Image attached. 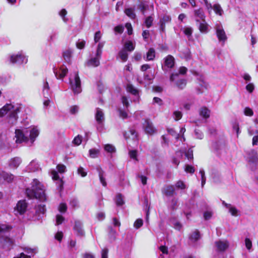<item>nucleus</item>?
<instances>
[{
    "label": "nucleus",
    "instance_id": "obj_13",
    "mask_svg": "<svg viewBox=\"0 0 258 258\" xmlns=\"http://www.w3.org/2000/svg\"><path fill=\"white\" fill-rule=\"evenodd\" d=\"M216 35L219 41L224 42L227 39L225 32L223 29L217 28Z\"/></svg>",
    "mask_w": 258,
    "mask_h": 258
},
{
    "label": "nucleus",
    "instance_id": "obj_39",
    "mask_svg": "<svg viewBox=\"0 0 258 258\" xmlns=\"http://www.w3.org/2000/svg\"><path fill=\"white\" fill-rule=\"evenodd\" d=\"M153 22V18L152 16H150L147 17L145 19L144 23H145L146 26L148 28H149L152 26Z\"/></svg>",
    "mask_w": 258,
    "mask_h": 258
},
{
    "label": "nucleus",
    "instance_id": "obj_1",
    "mask_svg": "<svg viewBox=\"0 0 258 258\" xmlns=\"http://www.w3.org/2000/svg\"><path fill=\"white\" fill-rule=\"evenodd\" d=\"M25 194L29 200L38 199L41 202L47 200L44 186L37 179L33 180L31 187L26 188Z\"/></svg>",
    "mask_w": 258,
    "mask_h": 258
},
{
    "label": "nucleus",
    "instance_id": "obj_9",
    "mask_svg": "<svg viewBox=\"0 0 258 258\" xmlns=\"http://www.w3.org/2000/svg\"><path fill=\"white\" fill-rule=\"evenodd\" d=\"M248 156V162L252 163H257L258 162V156L256 151L252 149L247 152Z\"/></svg>",
    "mask_w": 258,
    "mask_h": 258
},
{
    "label": "nucleus",
    "instance_id": "obj_60",
    "mask_svg": "<svg viewBox=\"0 0 258 258\" xmlns=\"http://www.w3.org/2000/svg\"><path fill=\"white\" fill-rule=\"evenodd\" d=\"M245 246L247 249L250 250L252 247V242L248 238H246L245 239Z\"/></svg>",
    "mask_w": 258,
    "mask_h": 258
},
{
    "label": "nucleus",
    "instance_id": "obj_43",
    "mask_svg": "<svg viewBox=\"0 0 258 258\" xmlns=\"http://www.w3.org/2000/svg\"><path fill=\"white\" fill-rule=\"evenodd\" d=\"M168 133L171 136L174 137L176 139H179V135L173 128H168L167 129Z\"/></svg>",
    "mask_w": 258,
    "mask_h": 258
},
{
    "label": "nucleus",
    "instance_id": "obj_56",
    "mask_svg": "<svg viewBox=\"0 0 258 258\" xmlns=\"http://www.w3.org/2000/svg\"><path fill=\"white\" fill-rule=\"evenodd\" d=\"M58 210L60 213H65L67 210V206L65 203H61L59 205Z\"/></svg>",
    "mask_w": 258,
    "mask_h": 258
},
{
    "label": "nucleus",
    "instance_id": "obj_6",
    "mask_svg": "<svg viewBox=\"0 0 258 258\" xmlns=\"http://www.w3.org/2000/svg\"><path fill=\"white\" fill-rule=\"evenodd\" d=\"M72 88L74 93L78 94L81 91V80L78 74H76L75 76V83L73 84L71 82Z\"/></svg>",
    "mask_w": 258,
    "mask_h": 258
},
{
    "label": "nucleus",
    "instance_id": "obj_2",
    "mask_svg": "<svg viewBox=\"0 0 258 258\" xmlns=\"http://www.w3.org/2000/svg\"><path fill=\"white\" fill-rule=\"evenodd\" d=\"M14 244V240L8 236H0V248L10 250Z\"/></svg>",
    "mask_w": 258,
    "mask_h": 258
},
{
    "label": "nucleus",
    "instance_id": "obj_18",
    "mask_svg": "<svg viewBox=\"0 0 258 258\" xmlns=\"http://www.w3.org/2000/svg\"><path fill=\"white\" fill-rule=\"evenodd\" d=\"M3 177L4 180L7 182H12L14 179V175L11 173L2 171L1 173V177Z\"/></svg>",
    "mask_w": 258,
    "mask_h": 258
},
{
    "label": "nucleus",
    "instance_id": "obj_45",
    "mask_svg": "<svg viewBox=\"0 0 258 258\" xmlns=\"http://www.w3.org/2000/svg\"><path fill=\"white\" fill-rule=\"evenodd\" d=\"M175 186L176 188L181 189H184L186 188V185L185 183L183 182V181L180 180L176 182Z\"/></svg>",
    "mask_w": 258,
    "mask_h": 258
},
{
    "label": "nucleus",
    "instance_id": "obj_10",
    "mask_svg": "<svg viewBox=\"0 0 258 258\" xmlns=\"http://www.w3.org/2000/svg\"><path fill=\"white\" fill-rule=\"evenodd\" d=\"M73 229L76 232L78 236H82L85 235L84 231L82 228V224L79 220L75 221Z\"/></svg>",
    "mask_w": 258,
    "mask_h": 258
},
{
    "label": "nucleus",
    "instance_id": "obj_17",
    "mask_svg": "<svg viewBox=\"0 0 258 258\" xmlns=\"http://www.w3.org/2000/svg\"><path fill=\"white\" fill-rule=\"evenodd\" d=\"M14 109V106L11 104H7L0 109V117H3L11 110Z\"/></svg>",
    "mask_w": 258,
    "mask_h": 258
},
{
    "label": "nucleus",
    "instance_id": "obj_40",
    "mask_svg": "<svg viewBox=\"0 0 258 258\" xmlns=\"http://www.w3.org/2000/svg\"><path fill=\"white\" fill-rule=\"evenodd\" d=\"M213 10L216 14L219 15L220 16H221L222 15L223 10L219 4L214 5Z\"/></svg>",
    "mask_w": 258,
    "mask_h": 258
},
{
    "label": "nucleus",
    "instance_id": "obj_44",
    "mask_svg": "<svg viewBox=\"0 0 258 258\" xmlns=\"http://www.w3.org/2000/svg\"><path fill=\"white\" fill-rule=\"evenodd\" d=\"M82 142V137L80 135H78L77 137H76L73 141V143L77 146L80 145Z\"/></svg>",
    "mask_w": 258,
    "mask_h": 258
},
{
    "label": "nucleus",
    "instance_id": "obj_4",
    "mask_svg": "<svg viewBox=\"0 0 258 258\" xmlns=\"http://www.w3.org/2000/svg\"><path fill=\"white\" fill-rule=\"evenodd\" d=\"M28 207V203L25 200H20L18 202L15 210L20 215H23L27 210Z\"/></svg>",
    "mask_w": 258,
    "mask_h": 258
},
{
    "label": "nucleus",
    "instance_id": "obj_59",
    "mask_svg": "<svg viewBox=\"0 0 258 258\" xmlns=\"http://www.w3.org/2000/svg\"><path fill=\"white\" fill-rule=\"evenodd\" d=\"M85 44L86 41L85 40H82L81 41L76 43V46L78 49H82L85 47Z\"/></svg>",
    "mask_w": 258,
    "mask_h": 258
},
{
    "label": "nucleus",
    "instance_id": "obj_58",
    "mask_svg": "<svg viewBox=\"0 0 258 258\" xmlns=\"http://www.w3.org/2000/svg\"><path fill=\"white\" fill-rule=\"evenodd\" d=\"M78 173L80 174L82 177H85L87 175V172H86L82 167H79L78 169Z\"/></svg>",
    "mask_w": 258,
    "mask_h": 258
},
{
    "label": "nucleus",
    "instance_id": "obj_5",
    "mask_svg": "<svg viewBox=\"0 0 258 258\" xmlns=\"http://www.w3.org/2000/svg\"><path fill=\"white\" fill-rule=\"evenodd\" d=\"M16 138V143L21 144L23 142H27L28 138L25 136L22 131L20 129H16L15 132Z\"/></svg>",
    "mask_w": 258,
    "mask_h": 258
},
{
    "label": "nucleus",
    "instance_id": "obj_21",
    "mask_svg": "<svg viewBox=\"0 0 258 258\" xmlns=\"http://www.w3.org/2000/svg\"><path fill=\"white\" fill-rule=\"evenodd\" d=\"M164 194L167 197H172L175 194V189L173 185H167L164 188Z\"/></svg>",
    "mask_w": 258,
    "mask_h": 258
},
{
    "label": "nucleus",
    "instance_id": "obj_31",
    "mask_svg": "<svg viewBox=\"0 0 258 258\" xmlns=\"http://www.w3.org/2000/svg\"><path fill=\"white\" fill-rule=\"evenodd\" d=\"M186 84L187 81L184 79H180L176 82V86L180 90L184 89L185 88Z\"/></svg>",
    "mask_w": 258,
    "mask_h": 258
},
{
    "label": "nucleus",
    "instance_id": "obj_42",
    "mask_svg": "<svg viewBox=\"0 0 258 258\" xmlns=\"http://www.w3.org/2000/svg\"><path fill=\"white\" fill-rule=\"evenodd\" d=\"M104 150L108 153H113L115 152V147L111 144H106L104 146Z\"/></svg>",
    "mask_w": 258,
    "mask_h": 258
},
{
    "label": "nucleus",
    "instance_id": "obj_51",
    "mask_svg": "<svg viewBox=\"0 0 258 258\" xmlns=\"http://www.w3.org/2000/svg\"><path fill=\"white\" fill-rule=\"evenodd\" d=\"M173 115L174 116V119L176 121L180 120L182 116L181 112L179 111H175L173 112Z\"/></svg>",
    "mask_w": 258,
    "mask_h": 258
},
{
    "label": "nucleus",
    "instance_id": "obj_30",
    "mask_svg": "<svg viewBox=\"0 0 258 258\" xmlns=\"http://www.w3.org/2000/svg\"><path fill=\"white\" fill-rule=\"evenodd\" d=\"M39 135V131L38 130L34 127L31 130L30 133V139L31 141L32 142H34L35 139Z\"/></svg>",
    "mask_w": 258,
    "mask_h": 258
},
{
    "label": "nucleus",
    "instance_id": "obj_33",
    "mask_svg": "<svg viewBox=\"0 0 258 258\" xmlns=\"http://www.w3.org/2000/svg\"><path fill=\"white\" fill-rule=\"evenodd\" d=\"M126 91L134 95H136L139 93L138 90L136 88H135L133 85L131 84H128L127 85Z\"/></svg>",
    "mask_w": 258,
    "mask_h": 258
},
{
    "label": "nucleus",
    "instance_id": "obj_7",
    "mask_svg": "<svg viewBox=\"0 0 258 258\" xmlns=\"http://www.w3.org/2000/svg\"><path fill=\"white\" fill-rule=\"evenodd\" d=\"M123 136L126 141L130 139L136 140L138 139V135L136 131L134 128H130L128 131H124Z\"/></svg>",
    "mask_w": 258,
    "mask_h": 258
},
{
    "label": "nucleus",
    "instance_id": "obj_8",
    "mask_svg": "<svg viewBox=\"0 0 258 258\" xmlns=\"http://www.w3.org/2000/svg\"><path fill=\"white\" fill-rule=\"evenodd\" d=\"M164 66L169 69H172L175 66L174 57L168 54L164 58Z\"/></svg>",
    "mask_w": 258,
    "mask_h": 258
},
{
    "label": "nucleus",
    "instance_id": "obj_54",
    "mask_svg": "<svg viewBox=\"0 0 258 258\" xmlns=\"http://www.w3.org/2000/svg\"><path fill=\"white\" fill-rule=\"evenodd\" d=\"M244 113L245 115L248 116H251L253 114L252 110L248 107H246L244 108Z\"/></svg>",
    "mask_w": 258,
    "mask_h": 258
},
{
    "label": "nucleus",
    "instance_id": "obj_19",
    "mask_svg": "<svg viewBox=\"0 0 258 258\" xmlns=\"http://www.w3.org/2000/svg\"><path fill=\"white\" fill-rule=\"evenodd\" d=\"M95 119L98 124H101L104 120V113L99 108L96 109Z\"/></svg>",
    "mask_w": 258,
    "mask_h": 258
},
{
    "label": "nucleus",
    "instance_id": "obj_34",
    "mask_svg": "<svg viewBox=\"0 0 258 258\" xmlns=\"http://www.w3.org/2000/svg\"><path fill=\"white\" fill-rule=\"evenodd\" d=\"M72 53V52L70 49H68L63 51L62 56L66 62H70L71 61Z\"/></svg>",
    "mask_w": 258,
    "mask_h": 258
},
{
    "label": "nucleus",
    "instance_id": "obj_41",
    "mask_svg": "<svg viewBox=\"0 0 258 258\" xmlns=\"http://www.w3.org/2000/svg\"><path fill=\"white\" fill-rule=\"evenodd\" d=\"M12 227L7 224H0V232L9 231L12 229Z\"/></svg>",
    "mask_w": 258,
    "mask_h": 258
},
{
    "label": "nucleus",
    "instance_id": "obj_64",
    "mask_svg": "<svg viewBox=\"0 0 258 258\" xmlns=\"http://www.w3.org/2000/svg\"><path fill=\"white\" fill-rule=\"evenodd\" d=\"M254 89V85L252 83H249L246 86V90L249 93H252Z\"/></svg>",
    "mask_w": 258,
    "mask_h": 258
},
{
    "label": "nucleus",
    "instance_id": "obj_36",
    "mask_svg": "<svg viewBox=\"0 0 258 258\" xmlns=\"http://www.w3.org/2000/svg\"><path fill=\"white\" fill-rule=\"evenodd\" d=\"M115 203L117 206H121L124 204L122 195L119 193L116 196Z\"/></svg>",
    "mask_w": 258,
    "mask_h": 258
},
{
    "label": "nucleus",
    "instance_id": "obj_62",
    "mask_svg": "<svg viewBox=\"0 0 258 258\" xmlns=\"http://www.w3.org/2000/svg\"><path fill=\"white\" fill-rule=\"evenodd\" d=\"M101 39V32L100 31H97L94 35V40L95 43L98 42Z\"/></svg>",
    "mask_w": 258,
    "mask_h": 258
},
{
    "label": "nucleus",
    "instance_id": "obj_63",
    "mask_svg": "<svg viewBox=\"0 0 258 258\" xmlns=\"http://www.w3.org/2000/svg\"><path fill=\"white\" fill-rule=\"evenodd\" d=\"M192 29L190 27L185 28L184 30V34L188 37L191 36L192 35Z\"/></svg>",
    "mask_w": 258,
    "mask_h": 258
},
{
    "label": "nucleus",
    "instance_id": "obj_47",
    "mask_svg": "<svg viewBox=\"0 0 258 258\" xmlns=\"http://www.w3.org/2000/svg\"><path fill=\"white\" fill-rule=\"evenodd\" d=\"M57 171L60 173H63L66 171V167L64 165L59 164L56 166Z\"/></svg>",
    "mask_w": 258,
    "mask_h": 258
},
{
    "label": "nucleus",
    "instance_id": "obj_46",
    "mask_svg": "<svg viewBox=\"0 0 258 258\" xmlns=\"http://www.w3.org/2000/svg\"><path fill=\"white\" fill-rule=\"evenodd\" d=\"M64 221V218L60 215H57L56 216V224L57 225H60L62 223V222Z\"/></svg>",
    "mask_w": 258,
    "mask_h": 258
},
{
    "label": "nucleus",
    "instance_id": "obj_20",
    "mask_svg": "<svg viewBox=\"0 0 258 258\" xmlns=\"http://www.w3.org/2000/svg\"><path fill=\"white\" fill-rule=\"evenodd\" d=\"M96 170L98 172L100 182L102 185L104 187L107 186V182L105 180V178L104 177V172L100 167H97Z\"/></svg>",
    "mask_w": 258,
    "mask_h": 258
},
{
    "label": "nucleus",
    "instance_id": "obj_14",
    "mask_svg": "<svg viewBox=\"0 0 258 258\" xmlns=\"http://www.w3.org/2000/svg\"><path fill=\"white\" fill-rule=\"evenodd\" d=\"M215 244L217 247L218 250L221 252L224 251L229 246L227 241H222L219 240L215 242Z\"/></svg>",
    "mask_w": 258,
    "mask_h": 258
},
{
    "label": "nucleus",
    "instance_id": "obj_23",
    "mask_svg": "<svg viewBox=\"0 0 258 258\" xmlns=\"http://www.w3.org/2000/svg\"><path fill=\"white\" fill-rule=\"evenodd\" d=\"M156 56L155 50L153 48H150L146 53V60H153Z\"/></svg>",
    "mask_w": 258,
    "mask_h": 258
},
{
    "label": "nucleus",
    "instance_id": "obj_61",
    "mask_svg": "<svg viewBox=\"0 0 258 258\" xmlns=\"http://www.w3.org/2000/svg\"><path fill=\"white\" fill-rule=\"evenodd\" d=\"M212 213L210 211H206L204 213V218L205 220H208L211 218Z\"/></svg>",
    "mask_w": 258,
    "mask_h": 258
},
{
    "label": "nucleus",
    "instance_id": "obj_55",
    "mask_svg": "<svg viewBox=\"0 0 258 258\" xmlns=\"http://www.w3.org/2000/svg\"><path fill=\"white\" fill-rule=\"evenodd\" d=\"M129 155L131 158L138 160L137 151L136 150H131L129 152Z\"/></svg>",
    "mask_w": 258,
    "mask_h": 258
},
{
    "label": "nucleus",
    "instance_id": "obj_16",
    "mask_svg": "<svg viewBox=\"0 0 258 258\" xmlns=\"http://www.w3.org/2000/svg\"><path fill=\"white\" fill-rule=\"evenodd\" d=\"M137 8L141 11L143 15H145L146 11L148 8L147 3L143 0H138Z\"/></svg>",
    "mask_w": 258,
    "mask_h": 258
},
{
    "label": "nucleus",
    "instance_id": "obj_57",
    "mask_svg": "<svg viewBox=\"0 0 258 258\" xmlns=\"http://www.w3.org/2000/svg\"><path fill=\"white\" fill-rule=\"evenodd\" d=\"M185 155L188 160H191L194 158L193 151L189 149L187 152H185Z\"/></svg>",
    "mask_w": 258,
    "mask_h": 258
},
{
    "label": "nucleus",
    "instance_id": "obj_38",
    "mask_svg": "<svg viewBox=\"0 0 258 258\" xmlns=\"http://www.w3.org/2000/svg\"><path fill=\"white\" fill-rule=\"evenodd\" d=\"M46 208L44 205H39L36 207V213L44 214L45 213Z\"/></svg>",
    "mask_w": 258,
    "mask_h": 258
},
{
    "label": "nucleus",
    "instance_id": "obj_27",
    "mask_svg": "<svg viewBox=\"0 0 258 258\" xmlns=\"http://www.w3.org/2000/svg\"><path fill=\"white\" fill-rule=\"evenodd\" d=\"M135 48V46L134 45L133 42L128 40L125 42L123 45V48L122 49L125 50L130 52L133 51Z\"/></svg>",
    "mask_w": 258,
    "mask_h": 258
},
{
    "label": "nucleus",
    "instance_id": "obj_12",
    "mask_svg": "<svg viewBox=\"0 0 258 258\" xmlns=\"http://www.w3.org/2000/svg\"><path fill=\"white\" fill-rule=\"evenodd\" d=\"M201 238V235L200 231L198 229L195 230L190 234L189 235L188 238L190 241L193 243L197 242Z\"/></svg>",
    "mask_w": 258,
    "mask_h": 258
},
{
    "label": "nucleus",
    "instance_id": "obj_53",
    "mask_svg": "<svg viewBox=\"0 0 258 258\" xmlns=\"http://www.w3.org/2000/svg\"><path fill=\"white\" fill-rule=\"evenodd\" d=\"M185 171L187 173L193 174L195 171V169L192 166L187 164L185 166Z\"/></svg>",
    "mask_w": 258,
    "mask_h": 258
},
{
    "label": "nucleus",
    "instance_id": "obj_22",
    "mask_svg": "<svg viewBox=\"0 0 258 258\" xmlns=\"http://www.w3.org/2000/svg\"><path fill=\"white\" fill-rule=\"evenodd\" d=\"M24 56L21 54L13 55L11 56V62L13 63H21L23 62Z\"/></svg>",
    "mask_w": 258,
    "mask_h": 258
},
{
    "label": "nucleus",
    "instance_id": "obj_29",
    "mask_svg": "<svg viewBox=\"0 0 258 258\" xmlns=\"http://www.w3.org/2000/svg\"><path fill=\"white\" fill-rule=\"evenodd\" d=\"M194 15L196 17L199 18L203 21H205V15L202 8H200L194 11Z\"/></svg>",
    "mask_w": 258,
    "mask_h": 258
},
{
    "label": "nucleus",
    "instance_id": "obj_26",
    "mask_svg": "<svg viewBox=\"0 0 258 258\" xmlns=\"http://www.w3.org/2000/svg\"><path fill=\"white\" fill-rule=\"evenodd\" d=\"M21 163L20 158L16 157L11 159L9 165L11 167L17 168Z\"/></svg>",
    "mask_w": 258,
    "mask_h": 258
},
{
    "label": "nucleus",
    "instance_id": "obj_32",
    "mask_svg": "<svg viewBox=\"0 0 258 258\" xmlns=\"http://www.w3.org/2000/svg\"><path fill=\"white\" fill-rule=\"evenodd\" d=\"M118 55L123 62H125L128 59V54L125 50L122 49L118 52Z\"/></svg>",
    "mask_w": 258,
    "mask_h": 258
},
{
    "label": "nucleus",
    "instance_id": "obj_15",
    "mask_svg": "<svg viewBox=\"0 0 258 258\" xmlns=\"http://www.w3.org/2000/svg\"><path fill=\"white\" fill-rule=\"evenodd\" d=\"M59 71L60 73L59 75H58L56 69H53L54 73L57 79H61L63 78L67 75L68 72V69L63 67H61L60 68Z\"/></svg>",
    "mask_w": 258,
    "mask_h": 258
},
{
    "label": "nucleus",
    "instance_id": "obj_52",
    "mask_svg": "<svg viewBox=\"0 0 258 258\" xmlns=\"http://www.w3.org/2000/svg\"><path fill=\"white\" fill-rule=\"evenodd\" d=\"M118 112L119 117L122 118V119H125L128 117V114L127 112L124 110L121 109H119Z\"/></svg>",
    "mask_w": 258,
    "mask_h": 258
},
{
    "label": "nucleus",
    "instance_id": "obj_3",
    "mask_svg": "<svg viewBox=\"0 0 258 258\" xmlns=\"http://www.w3.org/2000/svg\"><path fill=\"white\" fill-rule=\"evenodd\" d=\"M143 125L145 133L148 135H153L157 132V130L149 119H145Z\"/></svg>",
    "mask_w": 258,
    "mask_h": 258
},
{
    "label": "nucleus",
    "instance_id": "obj_25",
    "mask_svg": "<svg viewBox=\"0 0 258 258\" xmlns=\"http://www.w3.org/2000/svg\"><path fill=\"white\" fill-rule=\"evenodd\" d=\"M124 12L125 14L132 20H135L136 18V15L135 13L134 9L132 8H128L125 9Z\"/></svg>",
    "mask_w": 258,
    "mask_h": 258
},
{
    "label": "nucleus",
    "instance_id": "obj_37",
    "mask_svg": "<svg viewBox=\"0 0 258 258\" xmlns=\"http://www.w3.org/2000/svg\"><path fill=\"white\" fill-rule=\"evenodd\" d=\"M89 152L90 157L92 158H96L98 156V154L100 153V150L99 149L93 148L90 149Z\"/></svg>",
    "mask_w": 258,
    "mask_h": 258
},
{
    "label": "nucleus",
    "instance_id": "obj_35",
    "mask_svg": "<svg viewBox=\"0 0 258 258\" xmlns=\"http://www.w3.org/2000/svg\"><path fill=\"white\" fill-rule=\"evenodd\" d=\"M199 29L201 33H206L208 32V25L207 23L205 21L201 23L199 25Z\"/></svg>",
    "mask_w": 258,
    "mask_h": 258
},
{
    "label": "nucleus",
    "instance_id": "obj_28",
    "mask_svg": "<svg viewBox=\"0 0 258 258\" xmlns=\"http://www.w3.org/2000/svg\"><path fill=\"white\" fill-rule=\"evenodd\" d=\"M100 65V61L98 58L94 57L89 59L87 62V66L89 67H96Z\"/></svg>",
    "mask_w": 258,
    "mask_h": 258
},
{
    "label": "nucleus",
    "instance_id": "obj_50",
    "mask_svg": "<svg viewBox=\"0 0 258 258\" xmlns=\"http://www.w3.org/2000/svg\"><path fill=\"white\" fill-rule=\"evenodd\" d=\"M143 224V221L142 219H137L134 223V227L137 229L140 228L142 226Z\"/></svg>",
    "mask_w": 258,
    "mask_h": 258
},
{
    "label": "nucleus",
    "instance_id": "obj_49",
    "mask_svg": "<svg viewBox=\"0 0 258 258\" xmlns=\"http://www.w3.org/2000/svg\"><path fill=\"white\" fill-rule=\"evenodd\" d=\"M228 208L229 209V212L231 213V214L232 216H237L238 210L235 207H232L231 205H230V206Z\"/></svg>",
    "mask_w": 258,
    "mask_h": 258
},
{
    "label": "nucleus",
    "instance_id": "obj_11",
    "mask_svg": "<svg viewBox=\"0 0 258 258\" xmlns=\"http://www.w3.org/2000/svg\"><path fill=\"white\" fill-rule=\"evenodd\" d=\"M20 111V107H17L16 109H14L12 111L10 112L9 114L8 117L10 119V120H12V123H14L17 122L18 116V114Z\"/></svg>",
    "mask_w": 258,
    "mask_h": 258
},
{
    "label": "nucleus",
    "instance_id": "obj_48",
    "mask_svg": "<svg viewBox=\"0 0 258 258\" xmlns=\"http://www.w3.org/2000/svg\"><path fill=\"white\" fill-rule=\"evenodd\" d=\"M114 30L116 33L122 34L124 31V27L122 25H119L114 27Z\"/></svg>",
    "mask_w": 258,
    "mask_h": 258
},
{
    "label": "nucleus",
    "instance_id": "obj_24",
    "mask_svg": "<svg viewBox=\"0 0 258 258\" xmlns=\"http://www.w3.org/2000/svg\"><path fill=\"white\" fill-rule=\"evenodd\" d=\"M200 115L205 119L210 117V110L205 106L202 107L200 110Z\"/></svg>",
    "mask_w": 258,
    "mask_h": 258
}]
</instances>
